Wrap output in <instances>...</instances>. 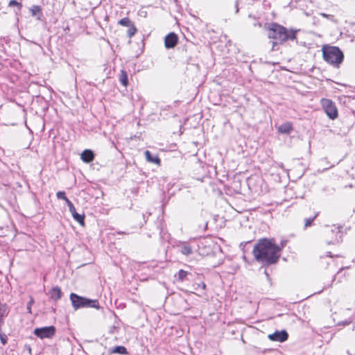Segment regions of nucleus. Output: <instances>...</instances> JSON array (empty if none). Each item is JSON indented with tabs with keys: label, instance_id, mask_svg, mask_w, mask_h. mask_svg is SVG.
Listing matches in <instances>:
<instances>
[{
	"label": "nucleus",
	"instance_id": "20",
	"mask_svg": "<svg viewBox=\"0 0 355 355\" xmlns=\"http://www.w3.org/2000/svg\"><path fill=\"white\" fill-rule=\"evenodd\" d=\"M119 24L123 26H127V27H128V26H131V24H132V21L128 17H125V18H123L121 20H119Z\"/></svg>",
	"mask_w": 355,
	"mask_h": 355
},
{
	"label": "nucleus",
	"instance_id": "9",
	"mask_svg": "<svg viewBox=\"0 0 355 355\" xmlns=\"http://www.w3.org/2000/svg\"><path fill=\"white\" fill-rule=\"evenodd\" d=\"M288 334L285 330L277 331L273 334H270L268 336V338L272 341L277 342H284L288 339Z\"/></svg>",
	"mask_w": 355,
	"mask_h": 355
},
{
	"label": "nucleus",
	"instance_id": "28",
	"mask_svg": "<svg viewBox=\"0 0 355 355\" xmlns=\"http://www.w3.org/2000/svg\"><path fill=\"white\" fill-rule=\"evenodd\" d=\"M321 15H322V17H327V18L329 17V15H327V14H325V13H321Z\"/></svg>",
	"mask_w": 355,
	"mask_h": 355
},
{
	"label": "nucleus",
	"instance_id": "15",
	"mask_svg": "<svg viewBox=\"0 0 355 355\" xmlns=\"http://www.w3.org/2000/svg\"><path fill=\"white\" fill-rule=\"evenodd\" d=\"M49 295L51 299L58 300L61 297V290L58 287H54L50 291Z\"/></svg>",
	"mask_w": 355,
	"mask_h": 355
},
{
	"label": "nucleus",
	"instance_id": "19",
	"mask_svg": "<svg viewBox=\"0 0 355 355\" xmlns=\"http://www.w3.org/2000/svg\"><path fill=\"white\" fill-rule=\"evenodd\" d=\"M181 252L184 255H190L192 254V249L190 245L184 243L181 246Z\"/></svg>",
	"mask_w": 355,
	"mask_h": 355
},
{
	"label": "nucleus",
	"instance_id": "24",
	"mask_svg": "<svg viewBox=\"0 0 355 355\" xmlns=\"http://www.w3.org/2000/svg\"><path fill=\"white\" fill-rule=\"evenodd\" d=\"M8 6L10 7L17 6L19 10H21V8L22 7L21 4L20 3H19L18 1H17L16 0L10 1Z\"/></svg>",
	"mask_w": 355,
	"mask_h": 355
},
{
	"label": "nucleus",
	"instance_id": "13",
	"mask_svg": "<svg viewBox=\"0 0 355 355\" xmlns=\"http://www.w3.org/2000/svg\"><path fill=\"white\" fill-rule=\"evenodd\" d=\"M146 159L148 162L155 164L158 166L161 164V160L158 155H152L151 153L149 150H146L144 152Z\"/></svg>",
	"mask_w": 355,
	"mask_h": 355
},
{
	"label": "nucleus",
	"instance_id": "10",
	"mask_svg": "<svg viewBox=\"0 0 355 355\" xmlns=\"http://www.w3.org/2000/svg\"><path fill=\"white\" fill-rule=\"evenodd\" d=\"M178 42V35L174 33H170L164 38V46L166 49L174 48Z\"/></svg>",
	"mask_w": 355,
	"mask_h": 355
},
{
	"label": "nucleus",
	"instance_id": "17",
	"mask_svg": "<svg viewBox=\"0 0 355 355\" xmlns=\"http://www.w3.org/2000/svg\"><path fill=\"white\" fill-rule=\"evenodd\" d=\"M188 275L189 272L187 271L180 270L179 272L175 275V277L177 278L180 282H184Z\"/></svg>",
	"mask_w": 355,
	"mask_h": 355
},
{
	"label": "nucleus",
	"instance_id": "11",
	"mask_svg": "<svg viewBox=\"0 0 355 355\" xmlns=\"http://www.w3.org/2000/svg\"><path fill=\"white\" fill-rule=\"evenodd\" d=\"M68 207H69V211L71 212L73 219L75 220H76L78 223H79L81 225L83 226L84 225V219H85L84 214H80L77 213L76 208L71 202H69Z\"/></svg>",
	"mask_w": 355,
	"mask_h": 355
},
{
	"label": "nucleus",
	"instance_id": "27",
	"mask_svg": "<svg viewBox=\"0 0 355 355\" xmlns=\"http://www.w3.org/2000/svg\"><path fill=\"white\" fill-rule=\"evenodd\" d=\"M286 244V241H282V243H281V248L280 249H282Z\"/></svg>",
	"mask_w": 355,
	"mask_h": 355
},
{
	"label": "nucleus",
	"instance_id": "8",
	"mask_svg": "<svg viewBox=\"0 0 355 355\" xmlns=\"http://www.w3.org/2000/svg\"><path fill=\"white\" fill-rule=\"evenodd\" d=\"M326 234L327 237L331 238L329 240L327 241L328 244L338 243L341 237L340 229L337 226H334L331 230H327Z\"/></svg>",
	"mask_w": 355,
	"mask_h": 355
},
{
	"label": "nucleus",
	"instance_id": "7",
	"mask_svg": "<svg viewBox=\"0 0 355 355\" xmlns=\"http://www.w3.org/2000/svg\"><path fill=\"white\" fill-rule=\"evenodd\" d=\"M33 334L41 339L51 338L55 334V328L53 326L36 328L34 329Z\"/></svg>",
	"mask_w": 355,
	"mask_h": 355
},
{
	"label": "nucleus",
	"instance_id": "25",
	"mask_svg": "<svg viewBox=\"0 0 355 355\" xmlns=\"http://www.w3.org/2000/svg\"><path fill=\"white\" fill-rule=\"evenodd\" d=\"M0 339L3 345L7 343V336L1 333V329L0 330Z\"/></svg>",
	"mask_w": 355,
	"mask_h": 355
},
{
	"label": "nucleus",
	"instance_id": "31",
	"mask_svg": "<svg viewBox=\"0 0 355 355\" xmlns=\"http://www.w3.org/2000/svg\"><path fill=\"white\" fill-rule=\"evenodd\" d=\"M236 12L239 11V8H238L237 6H236Z\"/></svg>",
	"mask_w": 355,
	"mask_h": 355
},
{
	"label": "nucleus",
	"instance_id": "14",
	"mask_svg": "<svg viewBox=\"0 0 355 355\" xmlns=\"http://www.w3.org/2000/svg\"><path fill=\"white\" fill-rule=\"evenodd\" d=\"M277 130L280 133L289 134L293 130V126L291 123L286 122L279 125Z\"/></svg>",
	"mask_w": 355,
	"mask_h": 355
},
{
	"label": "nucleus",
	"instance_id": "22",
	"mask_svg": "<svg viewBox=\"0 0 355 355\" xmlns=\"http://www.w3.org/2000/svg\"><path fill=\"white\" fill-rule=\"evenodd\" d=\"M318 214H315L312 218H306L304 220V228H307L309 227H311L313 225V223L315 220V218L317 217Z\"/></svg>",
	"mask_w": 355,
	"mask_h": 355
},
{
	"label": "nucleus",
	"instance_id": "5",
	"mask_svg": "<svg viewBox=\"0 0 355 355\" xmlns=\"http://www.w3.org/2000/svg\"><path fill=\"white\" fill-rule=\"evenodd\" d=\"M70 300L76 310L83 307H92L97 309L100 308L99 303L97 300H89L80 297L75 293H71L70 295Z\"/></svg>",
	"mask_w": 355,
	"mask_h": 355
},
{
	"label": "nucleus",
	"instance_id": "16",
	"mask_svg": "<svg viewBox=\"0 0 355 355\" xmlns=\"http://www.w3.org/2000/svg\"><path fill=\"white\" fill-rule=\"evenodd\" d=\"M120 83L124 86L126 87L128 84V74L125 71L121 70L119 77Z\"/></svg>",
	"mask_w": 355,
	"mask_h": 355
},
{
	"label": "nucleus",
	"instance_id": "29",
	"mask_svg": "<svg viewBox=\"0 0 355 355\" xmlns=\"http://www.w3.org/2000/svg\"><path fill=\"white\" fill-rule=\"evenodd\" d=\"M205 287H206L205 284V283H202V288L203 289H205Z\"/></svg>",
	"mask_w": 355,
	"mask_h": 355
},
{
	"label": "nucleus",
	"instance_id": "3",
	"mask_svg": "<svg viewBox=\"0 0 355 355\" xmlns=\"http://www.w3.org/2000/svg\"><path fill=\"white\" fill-rule=\"evenodd\" d=\"M332 318L336 326H347L353 322L354 314L350 309H345L337 302L332 309Z\"/></svg>",
	"mask_w": 355,
	"mask_h": 355
},
{
	"label": "nucleus",
	"instance_id": "4",
	"mask_svg": "<svg viewBox=\"0 0 355 355\" xmlns=\"http://www.w3.org/2000/svg\"><path fill=\"white\" fill-rule=\"evenodd\" d=\"M323 59L335 67H338L343 62L344 55L338 47L324 46L322 47Z\"/></svg>",
	"mask_w": 355,
	"mask_h": 355
},
{
	"label": "nucleus",
	"instance_id": "30",
	"mask_svg": "<svg viewBox=\"0 0 355 355\" xmlns=\"http://www.w3.org/2000/svg\"><path fill=\"white\" fill-rule=\"evenodd\" d=\"M265 274H266V275L267 277H268V272H267V271H266V270H265Z\"/></svg>",
	"mask_w": 355,
	"mask_h": 355
},
{
	"label": "nucleus",
	"instance_id": "21",
	"mask_svg": "<svg viewBox=\"0 0 355 355\" xmlns=\"http://www.w3.org/2000/svg\"><path fill=\"white\" fill-rule=\"evenodd\" d=\"M56 196L58 199L64 200L67 205H69V202H71L66 196L65 192L64 191H58L56 193Z\"/></svg>",
	"mask_w": 355,
	"mask_h": 355
},
{
	"label": "nucleus",
	"instance_id": "26",
	"mask_svg": "<svg viewBox=\"0 0 355 355\" xmlns=\"http://www.w3.org/2000/svg\"><path fill=\"white\" fill-rule=\"evenodd\" d=\"M34 303V300L31 297L30 301L28 302V304H27V307H26V309H27V311L29 313H31V306L33 305V304Z\"/></svg>",
	"mask_w": 355,
	"mask_h": 355
},
{
	"label": "nucleus",
	"instance_id": "12",
	"mask_svg": "<svg viewBox=\"0 0 355 355\" xmlns=\"http://www.w3.org/2000/svg\"><path fill=\"white\" fill-rule=\"evenodd\" d=\"M81 159L85 163H89L94 159V154L91 150H85L80 155Z\"/></svg>",
	"mask_w": 355,
	"mask_h": 355
},
{
	"label": "nucleus",
	"instance_id": "1",
	"mask_svg": "<svg viewBox=\"0 0 355 355\" xmlns=\"http://www.w3.org/2000/svg\"><path fill=\"white\" fill-rule=\"evenodd\" d=\"M280 251V247L275 245L273 239H263L254 245L253 254L257 261L270 265L278 261Z\"/></svg>",
	"mask_w": 355,
	"mask_h": 355
},
{
	"label": "nucleus",
	"instance_id": "18",
	"mask_svg": "<svg viewBox=\"0 0 355 355\" xmlns=\"http://www.w3.org/2000/svg\"><path fill=\"white\" fill-rule=\"evenodd\" d=\"M112 353L114 354H127L128 352L125 347L123 346H116L112 349Z\"/></svg>",
	"mask_w": 355,
	"mask_h": 355
},
{
	"label": "nucleus",
	"instance_id": "6",
	"mask_svg": "<svg viewBox=\"0 0 355 355\" xmlns=\"http://www.w3.org/2000/svg\"><path fill=\"white\" fill-rule=\"evenodd\" d=\"M320 103L329 119L334 120L338 117V110L335 103L328 98H322Z\"/></svg>",
	"mask_w": 355,
	"mask_h": 355
},
{
	"label": "nucleus",
	"instance_id": "2",
	"mask_svg": "<svg viewBox=\"0 0 355 355\" xmlns=\"http://www.w3.org/2000/svg\"><path fill=\"white\" fill-rule=\"evenodd\" d=\"M296 32L293 30L288 31L285 27L277 24H272L268 28V36L273 39L275 42H272V50L279 43H282L288 40H295L296 38Z\"/></svg>",
	"mask_w": 355,
	"mask_h": 355
},
{
	"label": "nucleus",
	"instance_id": "23",
	"mask_svg": "<svg viewBox=\"0 0 355 355\" xmlns=\"http://www.w3.org/2000/svg\"><path fill=\"white\" fill-rule=\"evenodd\" d=\"M129 29L128 30V35L129 37H132L134 36L137 32L136 27L132 24L131 26H128Z\"/></svg>",
	"mask_w": 355,
	"mask_h": 355
}]
</instances>
